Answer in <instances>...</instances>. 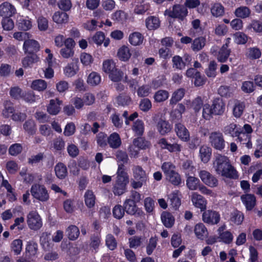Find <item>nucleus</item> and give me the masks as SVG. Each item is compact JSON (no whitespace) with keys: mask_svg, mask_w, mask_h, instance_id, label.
<instances>
[{"mask_svg":"<svg viewBox=\"0 0 262 262\" xmlns=\"http://www.w3.org/2000/svg\"><path fill=\"white\" fill-rule=\"evenodd\" d=\"M181 194L179 191L174 190L168 195L171 205L177 209L181 205Z\"/></svg>","mask_w":262,"mask_h":262,"instance_id":"28","label":"nucleus"},{"mask_svg":"<svg viewBox=\"0 0 262 262\" xmlns=\"http://www.w3.org/2000/svg\"><path fill=\"white\" fill-rule=\"evenodd\" d=\"M136 203L131 201V199H126L124 203V208L126 212L129 214L134 215L137 211Z\"/></svg>","mask_w":262,"mask_h":262,"instance_id":"40","label":"nucleus"},{"mask_svg":"<svg viewBox=\"0 0 262 262\" xmlns=\"http://www.w3.org/2000/svg\"><path fill=\"white\" fill-rule=\"evenodd\" d=\"M219 237L220 241L226 244L231 243L233 239V236L232 233L229 231L222 232L219 234Z\"/></svg>","mask_w":262,"mask_h":262,"instance_id":"59","label":"nucleus"},{"mask_svg":"<svg viewBox=\"0 0 262 262\" xmlns=\"http://www.w3.org/2000/svg\"><path fill=\"white\" fill-rule=\"evenodd\" d=\"M143 36L139 32H134L129 35L128 41L132 46H140L143 43Z\"/></svg>","mask_w":262,"mask_h":262,"instance_id":"24","label":"nucleus"},{"mask_svg":"<svg viewBox=\"0 0 262 262\" xmlns=\"http://www.w3.org/2000/svg\"><path fill=\"white\" fill-rule=\"evenodd\" d=\"M172 67L178 70H182L185 68L186 63L182 60V58L178 55L173 57L172 59Z\"/></svg>","mask_w":262,"mask_h":262,"instance_id":"64","label":"nucleus"},{"mask_svg":"<svg viewBox=\"0 0 262 262\" xmlns=\"http://www.w3.org/2000/svg\"><path fill=\"white\" fill-rule=\"evenodd\" d=\"M241 199L248 210H251L255 205L256 199L253 194L243 195L241 196Z\"/></svg>","mask_w":262,"mask_h":262,"instance_id":"29","label":"nucleus"},{"mask_svg":"<svg viewBox=\"0 0 262 262\" xmlns=\"http://www.w3.org/2000/svg\"><path fill=\"white\" fill-rule=\"evenodd\" d=\"M169 93L164 90H160L156 92L154 95V98L157 102H162L168 99Z\"/></svg>","mask_w":262,"mask_h":262,"instance_id":"53","label":"nucleus"},{"mask_svg":"<svg viewBox=\"0 0 262 262\" xmlns=\"http://www.w3.org/2000/svg\"><path fill=\"white\" fill-rule=\"evenodd\" d=\"M199 177L202 182L210 187H215L218 185V180L216 178L206 170H201L199 171Z\"/></svg>","mask_w":262,"mask_h":262,"instance_id":"8","label":"nucleus"},{"mask_svg":"<svg viewBox=\"0 0 262 262\" xmlns=\"http://www.w3.org/2000/svg\"><path fill=\"white\" fill-rule=\"evenodd\" d=\"M161 218L163 224L167 228H170L174 224V217L169 212H163L161 214Z\"/></svg>","mask_w":262,"mask_h":262,"instance_id":"36","label":"nucleus"},{"mask_svg":"<svg viewBox=\"0 0 262 262\" xmlns=\"http://www.w3.org/2000/svg\"><path fill=\"white\" fill-rule=\"evenodd\" d=\"M165 16L172 18H178L183 20L188 14L187 9L183 5L180 4L174 5L172 9H166L164 13Z\"/></svg>","mask_w":262,"mask_h":262,"instance_id":"3","label":"nucleus"},{"mask_svg":"<svg viewBox=\"0 0 262 262\" xmlns=\"http://www.w3.org/2000/svg\"><path fill=\"white\" fill-rule=\"evenodd\" d=\"M234 14L238 18L245 19L251 16V11L249 7L241 6L235 9Z\"/></svg>","mask_w":262,"mask_h":262,"instance_id":"20","label":"nucleus"},{"mask_svg":"<svg viewBox=\"0 0 262 262\" xmlns=\"http://www.w3.org/2000/svg\"><path fill=\"white\" fill-rule=\"evenodd\" d=\"M66 233L68 238L71 241L76 240L80 234L78 228L75 225L69 226L66 230Z\"/></svg>","mask_w":262,"mask_h":262,"instance_id":"33","label":"nucleus"},{"mask_svg":"<svg viewBox=\"0 0 262 262\" xmlns=\"http://www.w3.org/2000/svg\"><path fill=\"white\" fill-rule=\"evenodd\" d=\"M210 12L213 17H221L224 15L225 9L221 3L214 2L211 4Z\"/></svg>","mask_w":262,"mask_h":262,"instance_id":"15","label":"nucleus"},{"mask_svg":"<svg viewBox=\"0 0 262 262\" xmlns=\"http://www.w3.org/2000/svg\"><path fill=\"white\" fill-rule=\"evenodd\" d=\"M132 130L136 136H141L144 131V124L141 120H137L134 122Z\"/></svg>","mask_w":262,"mask_h":262,"instance_id":"45","label":"nucleus"},{"mask_svg":"<svg viewBox=\"0 0 262 262\" xmlns=\"http://www.w3.org/2000/svg\"><path fill=\"white\" fill-rule=\"evenodd\" d=\"M211 107L214 115H221L225 111V104L222 99H216L213 101Z\"/></svg>","mask_w":262,"mask_h":262,"instance_id":"19","label":"nucleus"},{"mask_svg":"<svg viewBox=\"0 0 262 262\" xmlns=\"http://www.w3.org/2000/svg\"><path fill=\"white\" fill-rule=\"evenodd\" d=\"M17 25L20 30L23 31L29 30L32 27V20L28 17L20 18L17 21Z\"/></svg>","mask_w":262,"mask_h":262,"instance_id":"34","label":"nucleus"},{"mask_svg":"<svg viewBox=\"0 0 262 262\" xmlns=\"http://www.w3.org/2000/svg\"><path fill=\"white\" fill-rule=\"evenodd\" d=\"M23 242L19 239L14 240L11 244V250L15 255H18L22 250Z\"/></svg>","mask_w":262,"mask_h":262,"instance_id":"63","label":"nucleus"},{"mask_svg":"<svg viewBox=\"0 0 262 262\" xmlns=\"http://www.w3.org/2000/svg\"><path fill=\"white\" fill-rule=\"evenodd\" d=\"M132 54L129 48L126 46H122L118 50L117 57L121 61H127L129 60Z\"/></svg>","mask_w":262,"mask_h":262,"instance_id":"27","label":"nucleus"},{"mask_svg":"<svg viewBox=\"0 0 262 262\" xmlns=\"http://www.w3.org/2000/svg\"><path fill=\"white\" fill-rule=\"evenodd\" d=\"M107 142L111 148H118L121 144V140L119 135L116 133L112 134L107 138Z\"/></svg>","mask_w":262,"mask_h":262,"instance_id":"30","label":"nucleus"},{"mask_svg":"<svg viewBox=\"0 0 262 262\" xmlns=\"http://www.w3.org/2000/svg\"><path fill=\"white\" fill-rule=\"evenodd\" d=\"M235 136L237 137V140L243 144H245L248 148L252 147V144L251 141V135L244 133L243 130L236 129L235 132Z\"/></svg>","mask_w":262,"mask_h":262,"instance_id":"17","label":"nucleus"},{"mask_svg":"<svg viewBox=\"0 0 262 262\" xmlns=\"http://www.w3.org/2000/svg\"><path fill=\"white\" fill-rule=\"evenodd\" d=\"M157 129L161 135L164 136L171 131L172 126L168 121L161 119L157 123Z\"/></svg>","mask_w":262,"mask_h":262,"instance_id":"23","label":"nucleus"},{"mask_svg":"<svg viewBox=\"0 0 262 262\" xmlns=\"http://www.w3.org/2000/svg\"><path fill=\"white\" fill-rule=\"evenodd\" d=\"M40 243L42 248L45 251H49L53 246L50 242V234L47 232H43L41 234Z\"/></svg>","mask_w":262,"mask_h":262,"instance_id":"26","label":"nucleus"},{"mask_svg":"<svg viewBox=\"0 0 262 262\" xmlns=\"http://www.w3.org/2000/svg\"><path fill=\"white\" fill-rule=\"evenodd\" d=\"M39 61V57L35 54H31L24 57L22 60V64L24 68H31L33 64Z\"/></svg>","mask_w":262,"mask_h":262,"instance_id":"25","label":"nucleus"},{"mask_svg":"<svg viewBox=\"0 0 262 262\" xmlns=\"http://www.w3.org/2000/svg\"><path fill=\"white\" fill-rule=\"evenodd\" d=\"M39 43L34 39H27L24 41L23 49L25 53L34 54L39 51Z\"/></svg>","mask_w":262,"mask_h":262,"instance_id":"14","label":"nucleus"},{"mask_svg":"<svg viewBox=\"0 0 262 262\" xmlns=\"http://www.w3.org/2000/svg\"><path fill=\"white\" fill-rule=\"evenodd\" d=\"M38 28L40 31H45L49 28V21L48 19L43 16H39L37 18Z\"/></svg>","mask_w":262,"mask_h":262,"instance_id":"58","label":"nucleus"},{"mask_svg":"<svg viewBox=\"0 0 262 262\" xmlns=\"http://www.w3.org/2000/svg\"><path fill=\"white\" fill-rule=\"evenodd\" d=\"M185 90L181 88L175 91L172 94L171 99L169 101L170 105L176 104L178 102L180 101L184 96Z\"/></svg>","mask_w":262,"mask_h":262,"instance_id":"35","label":"nucleus"},{"mask_svg":"<svg viewBox=\"0 0 262 262\" xmlns=\"http://www.w3.org/2000/svg\"><path fill=\"white\" fill-rule=\"evenodd\" d=\"M202 220L208 224H217L220 222V215L215 211L206 210L203 213Z\"/></svg>","mask_w":262,"mask_h":262,"instance_id":"9","label":"nucleus"},{"mask_svg":"<svg viewBox=\"0 0 262 262\" xmlns=\"http://www.w3.org/2000/svg\"><path fill=\"white\" fill-rule=\"evenodd\" d=\"M127 17V14L121 10L116 11L115 12L113 13L112 16V19L113 20L120 23H123L126 20Z\"/></svg>","mask_w":262,"mask_h":262,"instance_id":"57","label":"nucleus"},{"mask_svg":"<svg viewBox=\"0 0 262 262\" xmlns=\"http://www.w3.org/2000/svg\"><path fill=\"white\" fill-rule=\"evenodd\" d=\"M194 232L196 237L201 240L205 239L208 235L207 228L201 223H198L195 225Z\"/></svg>","mask_w":262,"mask_h":262,"instance_id":"18","label":"nucleus"},{"mask_svg":"<svg viewBox=\"0 0 262 262\" xmlns=\"http://www.w3.org/2000/svg\"><path fill=\"white\" fill-rule=\"evenodd\" d=\"M16 13L14 6L8 2H4L0 5V16L10 17Z\"/></svg>","mask_w":262,"mask_h":262,"instance_id":"11","label":"nucleus"},{"mask_svg":"<svg viewBox=\"0 0 262 262\" xmlns=\"http://www.w3.org/2000/svg\"><path fill=\"white\" fill-rule=\"evenodd\" d=\"M55 171L56 176L61 179H64L67 175V169L63 163H58L55 166Z\"/></svg>","mask_w":262,"mask_h":262,"instance_id":"47","label":"nucleus"},{"mask_svg":"<svg viewBox=\"0 0 262 262\" xmlns=\"http://www.w3.org/2000/svg\"><path fill=\"white\" fill-rule=\"evenodd\" d=\"M62 104V101L58 98L51 99L49 104L47 106V111L50 115H56L60 112V105Z\"/></svg>","mask_w":262,"mask_h":262,"instance_id":"13","label":"nucleus"},{"mask_svg":"<svg viewBox=\"0 0 262 262\" xmlns=\"http://www.w3.org/2000/svg\"><path fill=\"white\" fill-rule=\"evenodd\" d=\"M23 128L30 135H34L36 131L35 123L32 119L26 121L23 125Z\"/></svg>","mask_w":262,"mask_h":262,"instance_id":"55","label":"nucleus"},{"mask_svg":"<svg viewBox=\"0 0 262 262\" xmlns=\"http://www.w3.org/2000/svg\"><path fill=\"white\" fill-rule=\"evenodd\" d=\"M151 92V87L147 84H144L139 86L137 91L138 96L140 97H146L148 96Z\"/></svg>","mask_w":262,"mask_h":262,"instance_id":"60","label":"nucleus"},{"mask_svg":"<svg viewBox=\"0 0 262 262\" xmlns=\"http://www.w3.org/2000/svg\"><path fill=\"white\" fill-rule=\"evenodd\" d=\"M115 69V63L112 59H107L103 61L102 70L105 73L110 74Z\"/></svg>","mask_w":262,"mask_h":262,"instance_id":"61","label":"nucleus"},{"mask_svg":"<svg viewBox=\"0 0 262 262\" xmlns=\"http://www.w3.org/2000/svg\"><path fill=\"white\" fill-rule=\"evenodd\" d=\"M211 156V149L207 145H202L200 148L199 157L202 162L207 163L210 160Z\"/></svg>","mask_w":262,"mask_h":262,"instance_id":"22","label":"nucleus"},{"mask_svg":"<svg viewBox=\"0 0 262 262\" xmlns=\"http://www.w3.org/2000/svg\"><path fill=\"white\" fill-rule=\"evenodd\" d=\"M146 26L149 30L156 29L160 26V20L157 17L151 16L146 18Z\"/></svg>","mask_w":262,"mask_h":262,"instance_id":"42","label":"nucleus"},{"mask_svg":"<svg viewBox=\"0 0 262 262\" xmlns=\"http://www.w3.org/2000/svg\"><path fill=\"white\" fill-rule=\"evenodd\" d=\"M4 109L3 110V116L6 118L11 117V115L14 112L12 103L9 101H6L4 102Z\"/></svg>","mask_w":262,"mask_h":262,"instance_id":"51","label":"nucleus"},{"mask_svg":"<svg viewBox=\"0 0 262 262\" xmlns=\"http://www.w3.org/2000/svg\"><path fill=\"white\" fill-rule=\"evenodd\" d=\"M185 104L188 107L190 106L195 111L199 112L203 105V100L201 97L198 96L192 102L190 100H186Z\"/></svg>","mask_w":262,"mask_h":262,"instance_id":"41","label":"nucleus"},{"mask_svg":"<svg viewBox=\"0 0 262 262\" xmlns=\"http://www.w3.org/2000/svg\"><path fill=\"white\" fill-rule=\"evenodd\" d=\"M244 219V214L241 211L234 210L231 213L230 220L232 222L237 225L242 224Z\"/></svg>","mask_w":262,"mask_h":262,"instance_id":"48","label":"nucleus"},{"mask_svg":"<svg viewBox=\"0 0 262 262\" xmlns=\"http://www.w3.org/2000/svg\"><path fill=\"white\" fill-rule=\"evenodd\" d=\"M30 191L33 197L40 201L46 202L49 199L48 190L43 185L34 184L32 186Z\"/></svg>","mask_w":262,"mask_h":262,"instance_id":"4","label":"nucleus"},{"mask_svg":"<svg viewBox=\"0 0 262 262\" xmlns=\"http://www.w3.org/2000/svg\"><path fill=\"white\" fill-rule=\"evenodd\" d=\"M162 149L168 150L171 152H179L181 151L182 145L177 143H169L165 138L161 139L158 142Z\"/></svg>","mask_w":262,"mask_h":262,"instance_id":"12","label":"nucleus"},{"mask_svg":"<svg viewBox=\"0 0 262 262\" xmlns=\"http://www.w3.org/2000/svg\"><path fill=\"white\" fill-rule=\"evenodd\" d=\"M211 52L216 57L218 61L225 62L229 57L231 51L228 48L227 43H225L220 49H218L217 47H213L211 49Z\"/></svg>","mask_w":262,"mask_h":262,"instance_id":"7","label":"nucleus"},{"mask_svg":"<svg viewBox=\"0 0 262 262\" xmlns=\"http://www.w3.org/2000/svg\"><path fill=\"white\" fill-rule=\"evenodd\" d=\"M174 130L177 136L184 142H187L190 139L188 130L181 123H177L174 125Z\"/></svg>","mask_w":262,"mask_h":262,"instance_id":"10","label":"nucleus"},{"mask_svg":"<svg viewBox=\"0 0 262 262\" xmlns=\"http://www.w3.org/2000/svg\"><path fill=\"white\" fill-rule=\"evenodd\" d=\"M133 177L137 180L146 181L147 176L145 171L140 166H135L133 168Z\"/></svg>","mask_w":262,"mask_h":262,"instance_id":"32","label":"nucleus"},{"mask_svg":"<svg viewBox=\"0 0 262 262\" xmlns=\"http://www.w3.org/2000/svg\"><path fill=\"white\" fill-rule=\"evenodd\" d=\"M186 185L190 190H196L201 185L200 180L194 177H188L186 180Z\"/></svg>","mask_w":262,"mask_h":262,"instance_id":"46","label":"nucleus"},{"mask_svg":"<svg viewBox=\"0 0 262 262\" xmlns=\"http://www.w3.org/2000/svg\"><path fill=\"white\" fill-rule=\"evenodd\" d=\"M245 108V103L244 102L237 101L233 108V115L235 118H239L243 115Z\"/></svg>","mask_w":262,"mask_h":262,"instance_id":"39","label":"nucleus"},{"mask_svg":"<svg viewBox=\"0 0 262 262\" xmlns=\"http://www.w3.org/2000/svg\"><path fill=\"white\" fill-rule=\"evenodd\" d=\"M30 86L34 90L42 92L47 89V83L44 80L36 79L32 82Z\"/></svg>","mask_w":262,"mask_h":262,"instance_id":"38","label":"nucleus"},{"mask_svg":"<svg viewBox=\"0 0 262 262\" xmlns=\"http://www.w3.org/2000/svg\"><path fill=\"white\" fill-rule=\"evenodd\" d=\"M80 60L84 66H89L93 63L94 58L91 54L83 52L80 54Z\"/></svg>","mask_w":262,"mask_h":262,"instance_id":"62","label":"nucleus"},{"mask_svg":"<svg viewBox=\"0 0 262 262\" xmlns=\"http://www.w3.org/2000/svg\"><path fill=\"white\" fill-rule=\"evenodd\" d=\"M206 39L203 37H199L194 39L191 45V49L193 51L198 52L205 46Z\"/></svg>","mask_w":262,"mask_h":262,"instance_id":"43","label":"nucleus"},{"mask_svg":"<svg viewBox=\"0 0 262 262\" xmlns=\"http://www.w3.org/2000/svg\"><path fill=\"white\" fill-rule=\"evenodd\" d=\"M253 29L255 33L262 32V23L259 20L253 19L251 23L246 26V31H250Z\"/></svg>","mask_w":262,"mask_h":262,"instance_id":"44","label":"nucleus"},{"mask_svg":"<svg viewBox=\"0 0 262 262\" xmlns=\"http://www.w3.org/2000/svg\"><path fill=\"white\" fill-rule=\"evenodd\" d=\"M212 165L217 174L226 178H237V172L227 156L220 154L215 155Z\"/></svg>","mask_w":262,"mask_h":262,"instance_id":"1","label":"nucleus"},{"mask_svg":"<svg viewBox=\"0 0 262 262\" xmlns=\"http://www.w3.org/2000/svg\"><path fill=\"white\" fill-rule=\"evenodd\" d=\"M68 14L63 12H56L52 16L53 20L58 24H66L68 21Z\"/></svg>","mask_w":262,"mask_h":262,"instance_id":"37","label":"nucleus"},{"mask_svg":"<svg viewBox=\"0 0 262 262\" xmlns=\"http://www.w3.org/2000/svg\"><path fill=\"white\" fill-rule=\"evenodd\" d=\"M129 177L123 165H119L116 179L113 185L112 191L115 195H121L126 191Z\"/></svg>","mask_w":262,"mask_h":262,"instance_id":"2","label":"nucleus"},{"mask_svg":"<svg viewBox=\"0 0 262 262\" xmlns=\"http://www.w3.org/2000/svg\"><path fill=\"white\" fill-rule=\"evenodd\" d=\"M246 56L251 59H256L261 56V52L256 47L249 48L246 51Z\"/></svg>","mask_w":262,"mask_h":262,"instance_id":"52","label":"nucleus"},{"mask_svg":"<svg viewBox=\"0 0 262 262\" xmlns=\"http://www.w3.org/2000/svg\"><path fill=\"white\" fill-rule=\"evenodd\" d=\"M209 142L215 149L222 150L225 146V141L222 133L219 132H212L209 136Z\"/></svg>","mask_w":262,"mask_h":262,"instance_id":"6","label":"nucleus"},{"mask_svg":"<svg viewBox=\"0 0 262 262\" xmlns=\"http://www.w3.org/2000/svg\"><path fill=\"white\" fill-rule=\"evenodd\" d=\"M38 250L37 244L34 242H28L26 248V252L29 257L34 256Z\"/></svg>","mask_w":262,"mask_h":262,"instance_id":"49","label":"nucleus"},{"mask_svg":"<svg viewBox=\"0 0 262 262\" xmlns=\"http://www.w3.org/2000/svg\"><path fill=\"white\" fill-rule=\"evenodd\" d=\"M79 70V67L77 64V61L73 60L72 62L68 63L64 68L63 72L64 75L68 77H71L74 76Z\"/></svg>","mask_w":262,"mask_h":262,"instance_id":"21","label":"nucleus"},{"mask_svg":"<svg viewBox=\"0 0 262 262\" xmlns=\"http://www.w3.org/2000/svg\"><path fill=\"white\" fill-rule=\"evenodd\" d=\"M101 80L100 75L96 72H93L89 74L87 82L91 86H96L100 83Z\"/></svg>","mask_w":262,"mask_h":262,"instance_id":"50","label":"nucleus"},{"mask_svg":"<svg viewBox=\"0 0 262 262\" xmlns=\"http://www.w3.org/2000/svg\"><path fill=\"white\" fill-rule=\"evenodd\" d=\"M166 180L172 185L178 186L181 183V178L177 171H175L165 177Z\"/></svg>","mask_w":262,"mask_h":262,"instance_id":"56","label":"nucleus"},{"mask_svg":"<svg viewBox=\"0 0 262 262\" xmlns=\"http://www.w3.org/2000/svg\"><path fill=\"white\" fill-rule=\"evenodd\" d=\"M27 223L29 228L33 230H39L42 225L41 218L36 210L29 212L27 216Z\"/></svg>","mask_w":262,"mask_h":262,"instance_id":"5","label":"nucleus"},{"mask_svg":"<svg viewBox=\"0 0 262 262\" xmlns=\"http://www.w3.org/2000/svg\"><path fill=\"white\" fill-rule=\"evenodd\" d=\"M191 200L193 205L196 207L200 208L202 210L206 208V201L201 195L196 192H192Z\"/></svg>","mask_w":262,"mask_h":262,"instance_id":"16","label":"nucleus"},{"mask_svg":"<svg viewBox=\"0 0 262 262\" xmlns=\"http://www.w3.org/2000/svg\"><path fill=\"white\" fill-rule=\"evenodd\" d=\"M161 169L165 177L176 171L175 165L170 162H164L161 165Z\"/></svg>","mask_w":262,"mask_h":262,"instance_id":"54","label":"nucleus"},{"mask_svg":"<svg viewBox=\"0 0 262 262\" xmlns=\"http://www.w3.org/2000/svg\"><path fill=\"white\" fill-rule=\"evenodd\" d=\"M84 203L88 208L91 209L95 206L96 197L92 190H87L84 195Z\"/></svg>","mask_w":262,"mask_h":262,"instance_id":"31","label":"nucleus"}]
</instances>
